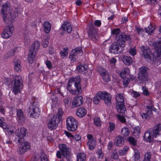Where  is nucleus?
Returning <instances> with one entry per match:
<instances>
[{"mask_svg": "<svg viewBox=\"0 0 161 161\" xmlns=\"http://www.w3.org/2000/svg\"><path fill=\"white\" fill-rule=\"evenodd\" d=\"M112 33L113 35H115V36H119L120 33V30L119 28H115L113 29L112 31Z\"/></svg>", "mask_w": 161, "mask_h": 161, "instance_id": "obj_51", "label": "nucleus"}, {"mask_svg": "<svg viewBox=\"0 0 161 161\" xmlns=\"http://www.w3.org/2000/svg\"><path fill=\"white\" fill-rule=\"evenodd\" d=\"M40 42L37 41H35L31 45L30 50L36 53V52L39 48Z\"/></svg>", "mask_w": 161, "mask_h": 161, "instance_id": "obj_28", "label": "nucleus"}, {"mask_svg": "<svg viewBox=\"0 0 161 161\" xmlns=\"http://www.w3.org/2000/svg\"><path fill=\"white\" fill-rule=\"evenodd\" d=\"M60 121L59 118L55 115L50 119L47 124L48 128L51 130L55 129L58 126V124Z\"/></svg>", "mask_w": 161, "mask_h": 161, "instance_id": "obj_8", "label": "nucleus"}, {"mask_svg": "<svg viewBox=\"0 0 161 161\" xmlns=\"http://www.w3.org/2000/svg\"><path fill=\"white\" fill-rule=\"evenodd\" d=\"M63 114V111L62 109L61 108H59L58 109V113L55 116H57L58 118H59L60 120L62 117Z\"/></svg>", "mask_w": 161, "mask_h": 161, "instance_id": "obj_52", "label": "nucleus"}, {"mask_svg": "<svg viewBox=\"0 0 161 161\" xmlns=\"http://www.w3.org/2000/svg\"><path fill=\"white\" fill-rule=\"evenodd\" d=\"M31 105L28 108L30 116L35 118H37L40 115V111L37 99L33 97L31 98Z\"/></svg>", "mask_w": 161, "mask_h": 161, "instance_id": "obj_1", "label": "nucleus"}, {"mask_svg": "<svg viewBox=\"0 0 161 161\" xmlns=\"http://www.w3.org/2000/svg\"><path fill=\"white\" fill-rule=\"evenodd\" d=\"M147 68L145 67H142L140 68V72L138 74V78L139 80H145L148 76Z\"/></svg>", "mask_w": 161, "mask_h": 161, "instance_id": "obj_20", "label": "nucleus"}, {"mask_svg": "<svg viewBox=\"0 0 161 161\" xmlns=\"http://www.w3.org/2000/svg\"><path fill=\"white\" fill-rule=\"evenodd\" d=\"M5 119L3 117L0 118V126L3 129L7 130V124L5 122ZM6 130L7 131V130Z\"/></svg>", "mask_w": 161, "mask_h": 161, "instance_id": "obj_43", "label": "nucleus"}, {"mask_svg": "<svg viewBox=\"0 0 161 161\" xmlns=\"http://www.w3.org/2000/svg\"><path fill=\"white\" fill-rule=\"evenodd\" d=\"M68 50V47H65L64 49V51H61L60 53V55L62 57H65L68 55L67 51Z\"/></svg>", "mask_w": 161, "mask_h": 161, "instance_id": "obj_53", "label": "nucleus"}, {"mask_svg": "<svg viewBox=\"0 0 161 161\" xmlns=\"http://www.w3.org/2000/svg\"><path fill=\"white\" fill-rule=\"evenodd\" d=\"M155 29V25L153 24H150L147 28L145 29V30L148 34L151 35L154 33V31Z\"/></svg>", "mask_w": 161, "mask_h": 161, "instance_id": "obj_32", "label": "nucleus"}, {"mask_svg": "<svg viewBox=\"0 0 161 161\" xmlns=\"http://www.w3.org/2000/svg\"><path fill=\"white\" fill-rule=\"evenodd\" d=\"M121 59L125 65H130L132 63L133 60L130 57L124 55L122 56Z\"/></svg>", "mask_w": 161, "mask_h": 161, "instance_id": "obj_29", "label": "nucleus"}, {"mask_svg": "<svg viewBox=\"0 0 161 161\" xmlns=\"http://www.w3.org/2000/svg\"><path fill=\"white\" fill-rule=\"evenodd\" d=\"M66 127L69 131H74L77 127V121L72 116L68 117L66 119Z\"/></svg>", "mask_w": 161, "mask_h": 161, "instance_id": "obj_2", "label": "nucleus"}, {"mask_svg": "<svg viewBox=\"0 0 161 161\" xmlns=\"http://www.w3.org/2000/svg\"><path fill=\"white\" fill-rule=\"evenodd\" d=\"M48 44V42L47 39H44L42 42V46L44 47H47Z\"/></svg>", "mask_w": 161, "mask_h": 161, "instance_id": "obj_61", "label": "nucleus"}, {"mask_svg": "<svg viewBox=\"0 0 161 161\" xmlns=\"http://www.w3.org/2000/svg\"><path fill=\"white\" fill-rule=\"evenodd\" d=\"M13 91H20L23 89V79L21 76L16 75L14 77Z\"/></svg>", "mask_w": 161, "mask_h": 161, "instance_id": "obj_5", "label": "nucleus"}, {"mask_svg": "<svg viewBox=\"0 0 161 161\" xmlns=\"http://www.w3.org/2000/svg\"><path fill=\"white\" fill-rule=\"evenodd\" d=\"M36 53L30 50L27 58V59L29 63L32 64L34 62Z\"/></svg>", "mask_w": 161, "mask_h": 161, "instance_id": "obj_35", "label": "nucleus"}, {"mask_svg": "<svg viewBox=\"0 0 161 161\" xmlns=\"http://www.w3.org/2000/svg\"><path fill=\"white\" fill-rule=\"evenodd\" d=\"M80 81L81 80L80 76H77L75 77H71L69 80V83L67 86L68 91H73V90L69 89V87L71 86V84L72 82H75V86L76 88L75 91L81 90V87L80 86Z\"/></svg>", "mask_w": 161, "mask_h": 161, "instance_id": "obj_6", "label": "nucleus"}, {"mask_svg": "<svg viewBox=\"0 0 161 161\" xmlns=\"http://www.w3.org/2000/svg\"><path fill=\"white\" fill-rule=\"evenodd\" d=\"M97 29L95 28L93 24L92 23L90 25L88 34L89 38L92 39L96 40L98 37L97 35Z\"/></svg>", "mask_w": 161, "mask_h": 161, "instance_id": "obj_14", "label": "nucleus"}, {"mask_svg": "<svg viewBox=\"0 0 161 161\" xmlns=\"http://www.w3.org/2000/svg\"><path fill=\"white\" fill-rule=\"evenodd\" d=\"M136 30L139 34L142 33L144 32V30L142 28H138L136 26Z\"/></svg>", "mask_w": 161, "mask_h": 161, "instance_id": "obj_62", "label": "nucleus"}, {"mask_svg": "<svg viewBox=\"0 0 161 161\" xmlns=\"http://www.w3.org/2000/svg\"><path fill=\"white\" fill-rule=\"evenodd\" d=\"M97 155V158L99 159H102L103 157L104 153L102 151V149H98L96 153Z\"/></svg>", "mask_w": 161, "mask_h": 161, "instance_id": "obj_49", "label": "nucleus"}, {"mask_svg": "<svg viewBox=\"0 0 161 161\" xmlns=\"http://www.w3.org/2000/svg\"><path fill=\"white\" fill-rule=\"evenodd\" d=\"M124 138L121 136H116L115 139L114 145L116 146H121L124 143Z\"/></svg>", "mask_w": 161, "mask_h": 161, "instance_id": "obj_24", "label": "nucleus"}, {"mask_svg": "<svg viewBox=\"0 0 161 161\" xmlns=\"http://www.w3.org/2000/svg\"><path fill=\"white\" fill-rule=\"evenodd\" d=\"M140 155L139 152L138 150L135 151L134 155V159L132 161H140Z\"/></svg>", "mask_w": 161, "mask_h": 161, "instance_id": "obj_44", "label": "nucleus"}, {"mask_svg": "<svg viewBox=\"0 0 161 161\" xmlns=\"http://www.w3.org/2000/svg\"><path fill=\"white\" fill-rule=\"evenodd\" d=\"M76 112V115L80 117H83L86 115L87 111L86 109L83 107L78 108Z\"/></svg>", "mask_w": 161, "mask_h": 161, "instance_id": "obj_25", "label": "nucleus"}, {"mask_svg": "<svg viewBox=\"0 0 161 161\" xmlns=\"http://www.w3.org/2000/svg\"><path fill=\"white\" fill-rule=\"evenodd\" d=\"M154 137L153 135V132L152 131L146 132L143 136L144 140L147 142H151Z\"/></svg>", "mask_w": 161, "mask_h": 161, "instance_id": "obj_23", "label": "nucleus"}, {"mask_svg": "<svg viewBox=\"0 0 161 161\" xmlns=\"http://www.w3.org/2000/svg\"><path fill=\"white\" fill-rule=\"evenodd\" d=\"M100 93V91L97 93L94 97L93 102V103L96 105L99 104L100 103L101 97H100V94H99Z\"/></svg>", "mask_w": 161, "mask_h": 161, "instance_id": "obj_39", "label": "nucleus"}, {"mask_svg": "<svg viewBox=\"0 0 161 161\" xmlns=\"http://www.w3.org/2000/svg\"><path fill=\"white\" fill-rule=\"evenodd\" d=\"M141 49L142 54L145 58L149 59L151 58L152 54L149 48L145 49L144 47L143 46L141 47Z\"/></svg>", "mask_w": 161, "mask_h": 161, "instance_id": "obj_22", "label": "nucleus"}, {"mask_svg": "<svg viewBox=\"0 0 161 161\" xmlns=\"http://www.w3.org/2000/svg\"><path fill=\"white\" fill-rule=\"evenodd\" d=\"M94 121V124L98 126H99L101 125V123L100 118L97 117L95 118Z\"/></svg>", "mask_w": 161, "mask_h": 161, "instance_id": "obj_55", "label": "nucleus"}, {"mask_svg": "<svg viewBox=\"0 0 161 161\" xmlns=\"http://www.w3.org/2000/svg\"><path fill=\"white\" fill-rule=\"evenodd\" d=\"M96 141H93L92 142H87V145L88 146L90 150H92L94 148V146L96 145Z\"/></svg>", "mask_w": 161, "mask_h": 161, "instance_id": "obj_48", "label": "nucleus"}, {"mask_svg": "<svg viewBox=\"0 0 161 161\" xmlns=\"http://www.w3.org/2000/svg\"><path fill=\"white\" fill-rule=\"evenodd\" d=\"M39 158L37 155H35L32 157L30 161H38Z\"/></svg>", "mask_w": 161, "mask_h": 161, "instance_id": "obj_64", "label": "nucleus"}, {"mask_svg": "<svg viewBox=\"0 0 161 161\" xmlns=\"http://www.w3.org/2000/svg\"><path fill=\"white\" fill-rule=\"evenodd\" d=\"M116 108L118 112L122 115L125 114L126 112L125 103L116 104Z\"/></svg>", "mask_w": 161, "mask_h": 161, "instance_id": "obj_26", "label": "nucleus"}, {"mask_svg": "<svg viewBox=\"0 0 161 161\" xmlns=\"http://www.w3.org/2000/svg\"><path fill=\"white\" fill-rule=\"evenodd\" d=\"M21 145L17 149V153L20 155L24 153L31 149V144L28 142H22Z\"/></svg>", "mask_w": 161, "mask_h": 161, "instance_id": "obj_7", "label": "nucleus"}, {"mask_svg": "<svg viewBox=\"0 0 161 161\" xmlns=\"http://www.w3.org/2000/svg\"><path fill=\"white\" fill-rule=\"evenodd\" d=\"M27 130L24 127L18 129L15 132L16 140L19 143L25 141L24 137L26 136Z\"/></svg>", "mask_w": 161, "mask_h": 161, "instance_id": "obj_4", "label": "nucleus"}, {"mask_svg": "<svg viewBox=\"0 0 161 161\" xmlns=\"http://www.w3.org/2000/svg\"><path fill=\"white\" fill-rule=\"evenodd\" d=\"M112 159H117L119 158V156L118 155L117 152L115 151L113 152L111 156Z\"/></svg>", "mask_w": 161, "mask_h": 161, "instance_id": "obj_56", "label": "nucleus"}, {"mask_svg": "<svg viewBox=\"0 0 161 161\" xmlns=\"http://www.w3.org/2000/svg\"><path fill=\"white\" fill-rule=\"evenodd\" d=\"M129 72L130 70L128 69L124 68L120 73V75L123 79L126 78L128 77V76H130L129 74Z\"/></svg>", "mask_w": 161, "mask_h": 161, "instance_id": "obj_38", "label": "nucleus"}, {"mask_svg": "<svg viewBox=\"0 0 161 161\" xmlns=\"http://www.w3.org/2000/svg\"><path fill=\"white\" fill-rule=\"evenodd\" d=\"M121 45L116 42H114L110 46L109 52L112 54H118L122 52L124 47H121Z\"/></svg>", "mask_w": 161, "mask_h": 161, "instance_id": "obj_10", "label": "nucleus"}, {"mask_svg": "<svg viewBox=\"0 0 161 161\" xmlns=\"http://www.w3.org/2000/svg\"><path fill=\"white\" fill-rule=\"evenodd\" d=\"M153 45L157 52L156 56L154 58V60L156 61L161 58V38L154 42Z\"/></svg>", "mask_w": 161, "mask_h": 161, "instance_id": "obj_13", "label": "nucleus"}, {"mask_svg": "<svg viewBox=\"0 0 161 161\" xmlns=\"http://www.w3.org/2000/svg\"><path fill=\"white\" fill-rule=\"evenodd\" d=\"M151 153L149 152H147L144 154L143 161H151Z\"/></svg>", "mask_w": 161, "mask_h": 161, "instance_id": "obj_45", "label": "nucleus"}, {"mask_svg": "<svg viewBox=\"0 0 161 161\" xmlns=\"http://www.w3.org/2000/svg\"><path fill=\"white\" fill-rule=\"evenodd\" d=\"M130 131L129 128L125 126L121 130V134L122 135L125 136H127L130 134Z\"/></svg>", "mask_w": 161, "mask_h": 161, "instance_id": "obj_40", "label": "nucleus"}, {"mask_svg": "<svg viewBox=\"0 0 161 161\" xmlns=\"http://www.w3.org/2000/svg\"><path fill=\"white\" fill-rule=\"evenodd\" d=\"M101 97V99L104 101L105 104L109 106L111 103V96L106 91H100L99 93Z\"/></svg>", "mask_w": 161, "mask_h": 161, "instance_id": "obj_9", "label": "nucleus"}, {"mask_svg": "<svg viewBox=\"0 0 161 161\" xmlns=\"http://www.w3.org/2000/svg\"><path fill=\"white\" fill-rule=\"evenodd\" d=\"M131 94L132 97L135 98L140 96V94L136 91H132L131 93Z\"/></svg>", "mask_w": 161, "mask_h": 161, "instance_id": "obj_59", "label": "nucleus"}, {"mask_svg": "<svg viewBox=\"0 0 161 161\" xmlns=\"http://www.w3.org/2000/svg\"><path fill=\"white\" fill-rule=\"evenodd\" d=\"M43 30L46 33H49L51 29V24L48 21H45L43 24Z\"/></svg>", "mask_w": 161, "mask_h": 161, "instance_id": "obj_34", "label": "nucleus"}, {"mask_svg": "<svg viewBox=\"0 0 161 161\" xmlns=\"http://www.w3.org/2000/svg\"><path fill=\"white\" fill-rule=\"evenodd\" d=\"M83 101L81 96H77L74 97L72 103V108H76L81 105L83 103Z\"/></svg>", "mask_w": 161, "mask_h": 161, "instance_id": "obj_19", "label": "nucleus"}, {"mask_svg": "<svg viewBox=\"0 0 161 161\" xmlns=\"http://www.w3.org/2000/svg\"><path fill=\"white\" fill-rule=\"evenodd\" d=\"M86 155L85 153H79L77 155V161H85Z\"/></svg>", "mask_w": 161, "mask_h": 161, "instance_id": "obj_42", "label": "nucleus"}, {"mask_svg": "<svg viewBox=\"0 0 161 161\" xmlns=\"http://www.w3.org/2000/svg\"><path fill=\"white\" fill-rule=\"evenodd\" d=\"M17 119L19 124L22 125L25 120V118L22 110L20 109L16 110Z\"/></svg>", "mask_w": 161, "mask_h": 161, "instance_id": "obj_21", "label": "nucleus"}, {"mask_svg": "<svg viewBox=\"0 0 161 161\" xmlns=\"http://www.w3.org/2000/svg\"><path fill=\"white\" fill-rule=\"evenodd\" d=\"M128 140L131 145L134 146L136 145L137 141L135 140L134 137H129L128 138Z\"/></svg>", "mask_w": 161, "mask_h": 161, "instance_id": "obj_46", "label": "nucleus"}, {"mask_svg": "<svg viewBox=\"0 0 161 161\" xmlns=\"http://www.w3.org/2000/svg\"><path fill=\"white\" fill-rule=\"evenodd\" d=\"M82 53L81 47H77L71 51L70 54L69 58L71 61L75 62L77 59L78 55H81Z\"/></svg>", "mask_w": 161, "mask_h": 161, "instance_id": "obj_15", "label": "nucleus"}, {"mask_svg": "<svg viewBox=\"0 0 161 161\" xmlns=\"http://www.w3.org/2000/svg\"><path fill=\"white\" fill-rule=\"evenodd\" d=\"M141 133L140 128L139 126L135 127L133 129V134L136 137H138Z\"/></svg>", "mask_w": 161, "mask_h": 161, "instance_id": "obj_41", "label": "nucleus"}, {"mask_svg": "<svg viewBox=\"0 0 161 161\" xmlns=\"http://www.w3.org/2000/svg\"><path fill=\"white\" fill-rule=\"evenodd\" d=\"M14 65V70L17 72H20L21 70L20 60L19 59L15 58L13 62Z\"/></svg>", "mask_w": 161, "mask_h": 161, "instance_id": "obj_27", "label": "nucleus"}, {"mask_svg": "<svg viewBox=\"0 0 161 161\" xmlns=\"http://www.w3.org/2000/svg\"><path fill=\"white\" fill-rule=\"evenodd\" d=\"M116 101V104L125 103L124 97L122 94L119 93L117 95Z\"/></svg>", "mask_w": 161, "mask_h": 161, "instance_id": "obj_36", "label": "nucleus"}, {"mask_svg": "<svg viewBox=\"0 0 161 161\" xmlns=\"http://www.w3.org/2000/svg\"><path fill=\"white\" fill-rule=\"evenodd\" d=\"M117 116L119 120L121 122L125 123L126 122V119L124 117L118 114L117 115Z\"/></svg>", "mask_w": 161, "mask_h": 161, "instance_id": "obj_57", "label": "nucleus"}, {"mask_svg": "<svg viewBox=\"0 0 161 161\" xmlns=\"http://www.w3.org/2000/svg\"><path fill=\"white\" fill-rule=\"evenodd\" d=\"M24 37L25 45L26 46L28 45L30 42V39L29 36L26 34H24Z\"/></svg>", "mask_w": 161, "mask_h": 161, "instance_id": "obj_47", "label": "nucleus"}, {"mask_svg": "<svg viewBox=\"0 0 161 161\" xmlns=\"http://www.w3.org/2000/svg\"><path fill=\"white\" fill-rule=\"evenodd\" d=\"M40 158L41 161H49L44 152H42L41 153Z\"/></svg>", "mask_w": 161, "mask_h": 161, "instance_id": "obj_50", "label": "nucleus"}, {"mask_svg": "<svg viewBox=\"0 0 161 161\" xmlns=\"http://www.w3.org/2000/svg\"><path fill=\"white\" fill-rule=\"evenodd\" d=\"M155 109L154 107L151 106H147L146 107V112L150 118H152L153 117L152 111Z\"/></svg>", "mask_w": 161, "mask_h": 161, "instance_id": "obj_37", "label": "nucleus"}, {"mask_svg": "<svg viewBox=\"0 0 161 161\" xmlns=\"http://www.w3.org/2000/svg\"><path fill=\"white\" fill-rule=\"evenodd\" d=\"M95 25L97 27H100L101 24V22L100 20H96L94 22Z\"/></svg>", "mask_w": 161, "mask_h": 161, "instance_id": "obj_63", "label": "nucleus"}, {"mask_svg": "<svg viewBox=\"0 0 161 161\" xmlns=\"http://www.w3.org/2000/svg\"><path fill=\"white\" fill-rule=\"evenodd\" d=\"M76 69L79 73H86L87 72V66L86 65L80 64L77 66Z\"/></svg>", "mask_w": 161, "mask_h": 161, "instance_id": "obj_30", "label": "nucleus"}, {"mask_svg": "<svg viewBox=\"0 0 161 161\" xmlns=\"http://www.w3.org/2000/svg\"><path fill=\"white\" fill-rule=\"evenodd\" d=\"M22 11V8L18 7L16 8L14 11L13 13H9V14L8 15V21L12 22H13L19 14H21Z\"/></svg>", "mask_w": 161, "mask_h": 161, "instance_id": "obj_17", "label": "nucleus"}, {"mask_svg": "<svg viewBox=\"0 0 161 161\" xmlns=\"http://www.w3.org/2000/svg\"><path fill=\"white\" fill-rule=\"evenodd\" d=\"M62 29L68 33L71 32L72 31V28L70 24L67 22H65L62 27Z\"/></svg>", "mask_w": 161, "mask_h": 161, "instance_id": "obj_31", "label": "nucleus"}, {"mask_svg": "<svg viewBox=\"0 0 161 161\" xmlns=\"http://www.w3.org/2000/svg\"><path fill=\"white\" fill-rule=\"evenodd\" d=\"M141 116L143 119H149L151 118L146 112V113H143L141 114Z\"/></svg>", "mask_w": 161, "mask_h": 161, "instance_id": "obj_58", "label": "nucleus"}, {"mask_svg": "<svg viewBox=\"0 0 161 161\" xmlns=\"http://www.w3.org/2000/svg\"><path fill=\"white\" fill-rule=\"evenodd\" d=\"M59 148L61 151L62 155L67 158L70 154V149L67 147L64 144H61L59 145Z\"/></svg>", "mask_w": 161, "mask_h": 161, "instance_id": "obj_18", "label": "nucleus"}, {"mask_svg": "<svg viewBox=\"0 0 161 161\" xmlns=\"http://www.w3.org/2000/svg\"><path fill=\"white\" fill-rule=\"evenodd\" d=\"M14 30V27L12 24L6 26L4 29L2 36L4 38H8L11 36Z\"/></svg>", "mask_w": 161, "mask_h": 161, "instance_id": "obj_11", "label": "nucleus"}, {"mask_svg": "<svg viewBox=\"0 0 161 161\" xmlns=\"http://www.w3.org/2000/svg\"><path fill=\"white\" fill-rule=\"evenodd\" d=\"M10 9L9 3L8 2L3 4L2 6L1 14L5 22L7 19L8 20V15L9 13H11L9 12Z\"/></svg>", "mask_w": 161, "mask_h": 161, "instance_id": "obj_12", "label": "nucleus"}, {"mask_svg": "<svg viewBox=\"0 0 161 161\" xmlns=\"http://www.w3.org/2000/svg\"><path fill=\"white\" fill-rule=\"evenodd\" d=\"M130 39V36L126 35L124 33H120L119 35L115 36V37L116 42L121 45V47H125V41Z\"/></svg>", "mask_w": 161, "mask_h": 161, "instance_id": "obj_3", "label": "nucleus"}, {"mask_svg": "<svg viewBox=\"0 0 161 161\" xmlns=\"http://www.w3.org/2000/svg\"><path fill=\"white\" fill-rule=\"evenodd\" d=\"M45 64L47 68L48 69H50L52 68V65L51 62L50 61L48 60L46 61L45 62Z\"/></svg>", "mask_w": 161, "mask_h": 161, "instance_id": "obj_60", "label": "nucleus"}, {"mask_svg": "<svg viewBox=\"0 0 161 161\" xmlns=\"http://www.w3.org/2000/svg\"><path fill=\"white\" fill-rule=\"evenodd\" d=\"M161 130V124H158L156 125L154 127V129L152 131L153 132V135L155 137H156L157 136L160 134L159 133Z\"/></svg>", "mask_w": 161, "mask_h": 161, "instance_id": "obj_33", "label": "nucleus"}, {"mask_svg": "<svg viewBox=\"0 0 161 161\" xmlns=\"http://www.w3.org/2000/svg\"><path fill=\"white\" fill-rule=\"evenodd\" d=\"M97 71L100 74L104 81L107 82L110 80V75L104 68L101 67L98 68Z\"/></svg>", "mask_w": 161, "mask_h": 161, "instance_id": "obj_16", "label": "nucleus"}, {"mask_svg": "<svg viewBox=\"0 0 161 161\" xmlns=\"http://www.w3.org/2000/svg\"><path fill=\"white\" fill-rule=\"evenodd\" d=\"M109 126L108 128V131L110 132H112L115 128L114 124L112 122H109Z\"/></svg>", "mask_w": 161, "mask_h": 161, "instance_id": "obj_54", "label": "nucleus"}]
</instances>
